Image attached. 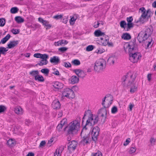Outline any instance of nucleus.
Masks as SVG:
<instances>
[{"mask_svg":"<svg viewBox=\"0 0 156 156\" xmlns=\"http://www.w3.org/2000/svg\"><path fill=\"white\" fill-rule=\"evenodd\" d=\"M85 116H87L88 118L86 121L85 126L81 131V136H82L83 134L84 133L85 131L87 129V126L88 125L92 126L94 125L97 123L99 119L98 115L93 114L91 111L89 110L85 112L83 119H84Z\"/></svg>","mask_w":156,"mask_h":156,"instance_id":"obj_1","label":"nucleus"},{"mask_svg":"<svg viewBox=\"0 0 156 156\" xmlns=\"http://www.w3.org/2000/svg\"><path fill=\"white\" fill-rule=\"evenodd\" d=\"M135 78L134 75L131 73H128L122 78V84L124 87L130 88V92L133 93L137 90V87L134 83Z\"/></svg>","mask_w":156,"mask_h":156,"instance_id":"obj_2","label":"nucleus"},{"mask_svg":"<svg viewBox=\"0 0 156 156\" xmlns=\"http://www.w3.org/2000/svg\"><path fill=\"white\" fill-rule=\"evenodd\" d=\"M81 117L78 116L76 119L71 122L68 126L67 132L68 134L73 135L76 133L79 130Z\"/></svg>","mask_w":156,"mask_h":156,"instance_id":"obj_3","label":"nucleus"},{"mask_svg":"<svg viewBox=\"0 0 156 156\" xmlns=\"http://www.w3.org/2000/svg\"><path fill=\"white\" fill-rule=\"evenodd\" d=\"M153 31L152 27L147 28L145 31H141L139 34L137 39L140 43L146 40L151 34Z\"/></svg>","mask_w":156,"mask_h":156,"instance_id":"obj_4","label":"nucleus"},{"mask_svg":"<svg viewBox=\"0 0 156 156\" xmlns=\"http://www.w3.org/2000/svg\"><path fill=\"white\" fill-rule=\"evenodd\" d=\"M123 47L125 52L128 53L129 54L136 51L137 50V45L136 44L135 40L130 41L129 43L125 44Z\"/></svg>","mask_w":156,"mask_h":156,"instance_id":"obj_5","label":"nucleus"},{"mask_svg":"<svg viewBox=\"0 0 156 156\" xmlns=\"http://www.w3.org/2000/svg\"><path fill=\"white\" fill-rule=\"evenodd\" d=\"M106 65V62L103 59H100L95 63L94 69L97 72H101L105 69Z\"/></svg>","mask_w":156,"mask_h":156,"instance_id":"obj_6","label":"nucleus"},{"mask_svg":"<svg viewBox=\"0 0 156 156\" xmlns=\"http://www.w3.org/2000/svg\"><path fill=\"white\" fill-rule=\"evenodd\" d=\"M136 52H133L129 54V59L133 63L137 62L141 57L140 53Z\"/></svg>","mask_w":156,"mask_h":156,"instance_id":"obj_7","label":"nucleus"},{"mask_svg":"<svg viewBox=\"0 0 156 156\" xmlns=\"http://www.w3.org/2000/svg\"><path fill=\"white\" fill-rule=\"evenodd\" d=\"M62 94L63 97H66L69 98H73L75 97L73 90L69 88L65 89Z\"/></svg>","mask_w":156,"mask_h":156,"instance_id":"obj_8","label":"nucleus"},{"mask_svg":"<svg viewBox=\"0 0 156 156\" xmlns=\"http://www.w3.org/2000/svg\"><path fill=\"white\" fill-rule=\"evenodd\" d=\"M112 99L111 96L105 97L102 100V104L104 108H108L112 104Z\"/></svg>","mask_w":156,"mask_h":156,"instance_id":"obj_9","label":"nucleus"},{"mask_svg":"<svg viewBox=\"0 0 156 156\" xmlns=\"http://www.w3.org/2000/svg\"><path fill=\"white\" fill-rule=\"evenodd\" d=\"M100 129L98 126L93 128L91 131L92 138L93 140L95 141L97 140V137L99 133Z\"/></svg>","mask_w":156,"mask_h":156,"instance_id":"obj_10","label":"nucleus"},{"mask_svg":"<svg viewBox=\"0 0 156 156\" xmlns=\"http://www.w3.org/2000/svg\"><path fill=\"white\" fill-rule=\"evenodd\" d=\"M108 111V108L104 107L101 108L99 111V114L100 116L102 117L104 119V122H105V120L107 117V112Z\"/></svg>","mask_w":156,"mask_h":156,"instance_id":"obj_11","label":"nucleus"},{"mask_svg":"<svg viewBox=\"0 0 156 156\" xmlns=\"http://www.w3.org/2000/svg\"><path fill=\"white\" fill-rule=\"evenodd\" d=\"M77 145V143L73 140L69 142L68 144V149L70 151H74L76 148Z\"/></svg>","mask_w":156,"mask_h":156,"instance_id":"obj_12","label":"nucleus"},{"mask_svg":"<svg viewBox=\"0 0 156 156\" xmlns=\"http://www.w3.org/2000/svg\"><path fill=\"white\" fill-rule=\"evenodd\" d=\"M90 139V135L87 133L84 135L81 141V143L83 145H87L89 144V141Z\"/></svg>","mask_w":156,"mask_h":156,"instance_id":"obj_13","label":"nucleus"},{"mask_svg":"<svg viewBox=\"0 0 156 156\" xmlns=\"http://www.w3.org/2000/svg\"><path fill=\"white\" fill-rule=\"evenodd\" d=\"M94 35L97 37L102 36V37L100 38L101 40H103L105 39V34L104 32H101L100 30H98L95 31L94 32Z\"/></svg>","mask_w":156,"mask_h":156,"instance_id":"obj_14","label":"nucleus"},{"mask_svg":"<svg viewBox=\"0 0 156 156\" xmlns=\"http://www.w3.org/2000/svg\"><path fill=\"white\" fill-rule=\"evenodd\" d=\"M64 85L62 83L56 81L53 84V86L56 89H61L63 88Z\"/></svg>","mask_w":156,"mask_h":156,"instance_id":"obj_15","label":"nucleus"},{"mask_svg":"<svg viewBox=\"0 0 156 156\" xmlns=\"http://www.w3.org/2000/svg\"><path fill=\"white\" fill-rule=\"evenodd\" d=\"M52 106L54 109H58L60 108L61 105L59 102L58 100H56L52 102Z\"/></svg>","mask_w":156,"mask_h":156,"instance_id":"obj_16","label":"nucleus"},{"mask_svg":"<svg viewBox=\"0 0 156 156\" xmlns=\"http://www.w3.org/2000/svg\"><path fill=\"white\" fill-rule=\"evenodd\" d=\"M19 42L17 41H10L9 43L7 45V48H11L16 46L18 44Z\"/></svg>","mask_w":156,"mask_h":156,"instance_id":"obj_17","label":"nucleus"},{"mask_svg":"<svg viewBox=\"0 0 156 156\" xmlns=\"http://www.w3.org/2000/svg\"><path fill=\"white\" fill-rule=\"evenodd\" d=\"M14 111L16 114L20 115H22L23 113V109L20 106L15 107L14 109Z\"/></svg>","mask_w":156,"mask_h":156,"instance_id":"obj_18","label":"nucleus"},{"mask_svg":"<svg viewBox=\"0 0 156 156\" xmlns=\"http://www.w3.org/2000/svg\"><path fill=\"white\" fill-rule=\"evenodd\" d=\"M64 149L63 146H61L58 148H57L54 153V156H60L61 154Z\"/></svg>","mask_w":156,"mask_h":156,"instance_id":"obj_19","label":"nucleus"},{"mask_svg":"<svg viewBox=\"0 0 156 156\" xmlns=\"http://www.w3.org/2000/svg\"><path fill=\"white\" fill-rule=\"evenodd\" d=\"M116 60V58L115 56H112L108 58L107 62L110 65H113L114 64L115 61Z\"/></svg>","mask_w":156,"mask_h":156,"instance_id":"obj_20","label":"nucleus"},{"mask_svg":"<svg viewBox=\"0 0 156 156\" xmlns=\"http://www.w3.org/2000/svg\"><path fill=\"white\" fill-rule=\"evenodd\" d=\"M59 58L56 56H54L50 58V62L51 63H58L59 62Z\"/></svg>","mask_w":156,"mask_h":156,"instance_id":"obj_21","label":"nucleus"},{"mask_svg":"<svg viewBox=\"0 0 156 156\" xmlns=\"http://www.w3.org/2000/svg\"><path fill=\"white\" fill-rule=\"evenodd\" d=\"M139 10L141 11L142 14L141 16L142 17H144L147 18V13L146 9L144 7H142L139 9Z\"/></svg>","mask_w":156,"mask_h":156,"instance_id":"obj_22","label":"nucleus"},{"mask_svg":"<svg viewBox=\"0 0 156 156\" xmlns=\"http://www.w3.org/2000/svg\"><path fill=\"white\" fill-rule=\"evenodd\" d=\"M71 83L72 84H74L77 83L79 81V79L77 77L73 76L70 78Z\"/></svg>","mask_w":156,"mask_h":156,"instance_id":"obj_23","label":"nucleus"},{"mask_svg":"<svg viewBox=\"0 0 156 156\" xmlns=\"http://www.w3.org/2000/svg\"><path fill=\"white\" fill-rule=\"evenodd\" d=\"M10 35L9 34H8L7 35L3 38L1 40L0 44H4L8 41L10 37Z\"/></svg>","mask_w":156,"mask_h":156,"instance_id":"obj_24","label":"nucleus"},{"mask_svg":"<svg viewBox=\"0 0 156 156\" xmlns=\"http://www.w3.org/2000/svg\"><path fill=\"white\" fill-rule=\"evenodd\" d=\"M131 38V37L130 35L127 33L123 34L122 36V38L125 40H129Z\"/></svg>","mask_w":156,"mask_h":156,"instance_id":"obj_25","label":"nucleus"},{"mask_svg":"<svg viewBox=\"0 0 156 156\" xmlns=\"http://www.w3.org/2000/svg\"><path fill=\"white\" fill-rule=\"evenodd\" d=\"M7 144L9 146L13 147L15 145L16 142L14 140L10 139L7 141Z\"/></svg>","mask_w":156,"mask_h":156,"instance_id":"obj_26","label":"nucleus"},{"mask_svg":"<svg viewBox=\"0 0 156 156\" xmlns=\"http://www.w3.org/2000/svg\"><path fill=\"white\" fill-rule=\"evenodd\" d=\"M15 21L18 23H23L24 21V19L20 16H16L15 17Z\"/></svg>","mask_w":156,"mask_h":156,"instance_id":"obj_27","label":"nucleus"},{"mask_svg":"<svg viewBox=\"0 0 156 156\" xmlns=\"http://www.w3.org/2000/svg\"><path fill=\"white\" fill-rule=\"evenodd\" d=\"M8 51V50L7 49V48H5L4 47H0V56L1 54L3 55H5V52Z\"/></svg>","mask_w":156,"mask_h":156,"instance_id":"obj_28","label":"nucleus"},{"mask_svg":"<svg viewBox=\"0 0 156 156\" xmlns=\"http://www.w3.org/2000/svg\"><path fill=\"white\" fill-rule=\"evenodd\" d=\"M48 62L47 60H41L37 64V65L40 66L47 65Z\"/></svg>","mask_w":156,"mask_h":156,"instance_id":"obj_29","label":"nucleus"},{"mask_svg":"<svg viewBox=\"0 0 156 156\" xmlns=\"http://www.w3.org/2000/svg\"><path fill=\"white\" fill-rule=\"evenodd\" d=\"M35 80L39 82H43L44 81V79L42 76L38 75L35 77Z\"/></svg>","mask_w":156,"mask_h":156,"instance_id":"obj_30","label":"nucleus"},{"mask_svg":"<svg viewBox=\"0 0 156 156\" xmlns=\"http://www.w3.org/2000/svg\"><path fill=\"white\" fill-rule=\"evenodd\" d=\"M108 41H109L108 37H105V39H103V40H101V42L102 45L106 46L107 45L108 43Z\"/></svg>","mask_w":156,"mask_h":156,"instance_id":"obj_31","label":"nucleus"},{"mask_svg":"<svg viewBox=\"0 0 156 156\" xmlns=\"http://www.w3.org/2000/svg\"><path fill=\"white\" fill-rule=\"evenodd\" d=\"M38 73L39 72L37 70L33 71L30 72V74L34 76L35 78L36 76L38 75Z\"/></svg>","mask_w":156,"mask_h":156,"instance_id":"obj_32","label":"nucleus"},{"mask_svg":"<svg viewBox=\"0 0 156 156\" xmlns=\"http://www.w3.org/2000/svg\"><path fill=\"white\" fill-rule=\"evenodd\" d=\"M19 9L16 7H13L12 8L10 9V12L12 14L16 13L18 12Z\"/></svg>","mask_w":156,"mask_h":156,"instance_id":"obj_33","label":"nucleus"},{"mask_svg":"<svg viewBox=\"0 0 156 156\" xmlns=\"http://www.w3.org/2000/svg\"><path fill=\"white\" fill-rule=\"evenodd\" d=\"M41 71L42 73L47 75L49 73V70L47 68H44L41 69Z\"/></svg>","mask_w":156,"mask_h":156,"instance_id":"obj_34","label":"nucleus"},{"mask_svg":"<svg viewBox=\"0 0 156 156\" xmlns=\"http://www.w3.org/2000/svg\"><path fill=\"white\" fill-rule=\"evenodd\" d=\"M72 63L76 66L79 65L80 64V61L78 59H75L73 60L72 62Z\"/></svg>","mask_w":156,"mask_h":156,"instance_id":"obj_35","label":"nucleus"},{"mask_svg":"<svg viewBox=\"0 0 156 156\" xmlns=\"http://www.w3.org/2000/svg\"><path fill=\"white\" fill-rule=\"evenodd\" d=\"M6 107L5 106L0 105V113L4 112L6 110Z\"/></svg>","mask_w":156,"mask_h":156,"instance_id":"obj_36","label":"nucleus"},{"mask_svg":"<svg viewBox=\"0 0 156 156\" xmlns=\"http://www.w3.org/2000/svg\"><path fill=\"white\" fill-rule=\"evenodd\" d=\"M136 150V148L135 147H132L130 148L129 150V153L130 154H132L134 153Z\"/></svg>","mask_w":156,"mask_h":156,"instance_id":"obj_37","label":"nucleus"},{"mask_svg":"<svg viewBox=\"0 0 156 156\" xmlns=\"http://www.w3.org/2000/svg\"><path fill=\"white\" fill-rule=\"evenodd\" d=\"M117 111V108L115 106H114L111 109V112L112 114H115Z\"/></svg>","mask_w":156,"mask_h":156,"instance_id":"obj_38","label":"nucleus"},{"mask_svg":"<svg viewBox=\"0 0 156 156\" xmlns=\"http://www.w3.org/2000/svg\"><path fill=\"white\" fill-rule=\"evenodd\" d=\"M41 57V60H47L48 58V55L46 54H42Z\"/></svg>","mask_w":156,"mask_h":156,"instance_id":"obj_39","label":"nucleus"},{"mask_svg":"<svg viewBox=\"0 0 156 156\" xmlns=\"http://www.w3.org/2000/svg\"><path fill=\"white\" fill-rule=\"evenodd\" d=\"M147 13V18L148 19L150 18L151 16L152 15L153 13H152L151 10L150 9H148L146 11Z\"/></svg>","mask_w":156,"mask_h":156,"instance_id":"obj_40","label":"nucleus"},{"mask_svg":"<svg viewBox=\"0 0 156 156\" xmlns=\"http://www.w3.org/2000/svg\"><path fill=\"white\" fill-rule=\"evenodd\" d=\"M76 19V18H75L73 17H71L69 20V22L70 25H73L74 24Z\"/></svg>","mask_w":156,"mask_h":156,"instance_id":"obj_41","label":"nucleus"},{"mask_svg":"<svg viewBox=\"0 0 156 156\" xmlns=\"http://www.w3.org/2000/svg\"><path fill=\"white\" fill-rule=\"evenodd\" d=\"M92 156H102L101 153L99 151L95 153H92Z\"/></svg>","mask_w":156,"mask_h":156,"instance_id":"obj_42","label":"nucleus"},{"mask_svg":"<svg viewBox=\"0 0 156 156\" xmlns=\"http://www.w3.org/2000/svg\"><path fill=\"white\" fill-rule=\"evenodd\" d=\"M5 20L3 18L0 19V26L3 27L4 26L5 24Z\"/></svg>","mask_w":156,"mask_h":156,"instance_id":"obj_43","label":"nucleus"},{"mask_svg":"<svg viewBox=\"0 0 156 156\" xmlns=\"http://www.w3.org/2000/svg\"><path fill=\"white\" fill-rule=\"evenodd\" d=\"M126 24V23L125 21L122 20L120 22V25L121 27L122 28H125V26Z\"/></svg>","mask_w":156,"mask_h":156,"instance_id":"obj_44","label":"nucleus"},{"mask_svg":"<svg viewBox=\"0 0 156 156\" xmlns=\"http://www.w3.org/2000/svg\"><path fill=\"white\" fill-rule=\"evenodd\" d=\"M63 15H56L54 16L53 18L56 20L61 19L62 18Z\"/></svg>","mask_w":156,"mask_h":156,"instance_id":"obj_45","label":"nucleus"},{"mask_svg":"<svg viewBox=\"0 0 156 156\" xmlns=\"http://www.w3.org/2000/svg\"><path fill=\"white\" fill-rule=\"evenodd\" d=\"M94 49V46L92 45H89L87 46L86 48V50L87 51H92Z\"/></svg>","mask_w":156,"mask_h":156,"instance_id":"obj_46","label":"nucleus"},{"mask_svg":"<svg viewBox=\"0 0 156 156\" xmlns=\"http://www.w3.org/2000/svg\"><path fill=\"white\" fill-rule=\"evenodd\" d=\"M146 18H144V17H142L141 16H140V18L139 19V20L138 21H139L140 23H144L145 22V20H146Z\"/></svg>","mask_w":156,"mask_h":156,"instance_id":"obj_47","label":"nucleus"},{"mask_svg":"<svg viewBox=\"0 0 156 156\" xmlns=\"http://www.w3.org/2000/svg\"><path fill=\"white\" fill-rule=\"evenodd\" d=\"M63 66L66 68H69L71 67V64L69 62H65L63 63Z\"/></svg>","mask_w":156,"mask_h":156,"instance_id":"obj_48","label":"nucleus"},{"mask_svg":"<svg viewBox=\"0 0 156 156\" xmlns=\"http://www.w3.org/2000/svg\"><path fill=\"white\" fill-rule=\"evenodd\" d=\"M11 31L12 33L14 34H18L20 32V31L18 29H12Z\"/></svg>","mask_w":156,"mask_h":156,"instance_id":"obj_49","label":"nucleus"},{"mask_svg":"<svg viewBox=\"0 0 156 156\" xmlns=\"http://www.w3.org/2000/svg\"><path fill=\"white\" fill-rule=\"evenodd\" d=\"M86 75L85 73L82 70L78 76L81 78H83Z\"/></svg>","mask_w":156,"mask_h":156,"instance_id":"obj_50","label":"nucleus"},{"mask_svg":"<svg viewBox=\"0 0 156 156\" xmlns=\"http://www.w3.org/2000/svg\"><path fill=\"white\" fill-rule=\"evenodd\" d=\"M68 21V17L64 16L62 20V22L65 24L67 23Z\"/></svg>","mask_w":156,"mask_h":156,"instance_id":"obj_51","label":"nucleus"},{"mask_svg":"<svg viewBox=\"0 0 156 156\" xmlns=\"http://www.w3.org/2000/svg\"><path fill=\"white\" fill-rule=\"evenodd\" d=\"M42 54H41L40 53H35L34 54V57H36V58H39L41 57V55H42Z\"/></svg>","mask_w":156,"mask_h":156,"instance_id":"obj_52","label":"nucleus"},{"mask_svg":"<svg viewBox=\"0 0 156 156\" xmlns=\"http://www.w3.org/2000/svg\"><path fill=\"white\" fill-rule=\"evenodd\" d=\"M46 143V142L45 141H41L39 147H43L45 145Z\"/></svg>","mask_w":156,"mask_h":156,"instance_id":"obj_53","label":"nucleus"},{"mask_svg":"<svg viewBox=\"0 0 156 156\" xmlns=\"http://www.w3.org/2000/svg\"><path fill=\"white\" fill-rule=\"evenodd\" d=\"M67 49V48L65 47H62L59 48L58 50L61 52H64L66 51Z\"/></svg>","mask_w":156,"mask_h":156,"instance_id":"obj_54","label":"nucleus"},{"mask_svg":"<svg viewBox=\"0 0 156 156\" xmlns=\"http://www.w3.org/2000/svg\"><path fill=\"white\" fill-rule=\"evenodd\" d=\"M63 40H60L57 42H55V46H59L60 45L62 44Z\"/></svg>","mask_w":156,"mask_h":156,"instance_id":"obj_55","label":"nucleus"},{"mask_svg":"<svg viewBox=\"0 0 156 156\" xmlns=\"http://www.w3.org/2000/svg\"><path fill=\"white\" fill-rule=\"evenodd\" d=\"M67 123V119H63L62 121H61L60 124L63 126L66 124Z\"/></svg>","mask_w":156,"mask_h":156,"instance_id":"obj_56","label":"nucleus"},{"mask_svg":"<svg viewBox=\"0 0 156 156\" xmlns=\"http://www.w3.org/2000/svg\"><path fill=\"white\" fill-rule=\"evenodd\" d=\"M81 70L79 69H76L74 70L73 71L76 73V74L79 76Z\"/></svg>","mask_w":156,"mask_h":156,"instance_id":"obj_57","label":"nucleus"},{"mask_svg":"<svg viewBox=\"0 0 156 156\" xmlns=\"http://www.w3.org/2000/svg\"><path fill=\"white\" fill-rule=\"evenodd\" d=\"M155 139L153 138H151L150 140V142L152 146H153L154 145V143L155 142Z\"/></svg>","mask_w":156,"mask_h":156,"instance_id":"obj_58","label":"nucleus"},{"mask_svg":"<svg viewBox=\"0 0 156 156\" xmlns=\"http://www.w3.org/2000/svg\"><path fill=\"white\" fill-rule=\"evenodd\" d=\"M130 139L129 138H127L126 141L123 144V145L125 146H126L127 145H128L129 143L130 142Z\"/></svg>","mask_w":156,"mask_h":156,"instance_id":"obj_59","label":"nucleus"},{"mask_svg":"<svg viewBox=\"0 0 156 156\" xmlns=\"http://www.w3.org/2000/svg\"><path fill=\"white\" fill-rule=\"evenodd\" d=\"M126 20L128 23H131L133 20V18L132 16L127 17L126 19Z\"/></svg>","mask_w":156,"mask_h":156,"instance_id":"obj_60","label":"nucleus"},{"mask_svg":"<svg viewBox=\"0 0 156 156\" xmlns=\"http://www.w3.org/2000/svg\"><path fill=\"white\" fill-rule=\"evenodd\" d=\"M42 23L44 25L48 27H51V26L49 24L48 22L46 20H44Z\"/></svg>","mask_w":156,"mask_h":156,"instance_id":"obj_61","label":"nucleus"},{"mask_svg":"<svg viewBox=\"0 0 156 156\" xmlns=\"http://www.w3.org/2000/svg\"><path fill=\"white\" fill-rule=\"evenodd\" d=\"M63 126L60 124H59L57 127V129L58 131H61Z\"/></svg>","mask_w":156,"mask_h":156,"instance_id":"obj_62","label":"nucleus"},{"mask_svg":"<svg viewBox=\"0 0 156 156\" xmlns=\"http://www.w3.org/2000/svg\"><path fill=\"white\" fill-rule=\"evenodd\" d=\"M127 27L129 29H130L133 27V24L132 22L129 23L127 24Z\"/></svg>","mask_w":156,"mask_h":156,"instance_id":"obj_63","label":"nucleus"},{"mask_svg":"<svg viewBox=\"0 0 156 156\" xmlns=\"http://www.w3.org/2000/svg\"><path fill=\"white\" fill-rule=\"evenodd\" d=\"M30 122V121L29 119H26L25 123L26 125L29 126Z\"/></svg>","mask_w":156,"mask_h":156,"instance_id":"obj_64","label":"nucleus"}]
</instances>
